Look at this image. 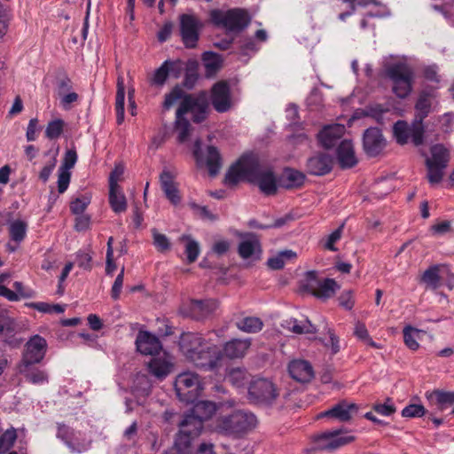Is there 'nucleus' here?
<instances>
[{
  "label": "nucleus",
  "instance_id": "69168bd1",
  "mask_svg": "<svg viewBox=\"0 0 454 454\" xmlns=\"http://www.w3.org/2000/svg\"><path fill=\"white\" fill-rule=\"evenodd\" d=\"M373 410L382 416H390L396 411L395 405L389 399H387L384 403L374 404Z\"/></svg>",
  "mask_w": 454,
  "mask_h": 454
},
{
  "label": "nucleus",
  "instance_id": "de8ad7c7",
  "mask_svg": "<svg viewBox=\"0 0 454 454\" xmlns=\"http://www.w3.org/2000/svg\"><path fill=\"white\" fill-rule=\"evenodd\" d=\"M333 159L330 155L318 154L314 160V175L323 176L332 169Z\"/></svg>",
  "mask_w": 454,
  "mask_h": 454
},
{
  "label": "nucleus",
  "instance_id": "5fc2aeb1",
  "mask_svg": "<svg viewBox=\"0 0 454 454\" xmlns=\"http://www.w3.org/2000/svg\"><path fill=\"white\" fill-rule=\"evenodd\" d=\"M153 244L159 252L164 253L170 249L171 243L168 238L162 233H160L156 229L152 230Z\"/></svg>",
  "mask_w": 454,
  "mask_h": 454
},
{
  "label": "nucleus",
  "instance_id": "a19ab883",
  "mask_svg": "<svg viewBox=\"0 0 454 454\" xmlns=\"http://www.w3.org/2000/svg\"><path fill=\"white\" fill-rule=\"evenodd\" d=\"M206 165L211 176H215L221 168V156L214 146H208L207 149Z\"/></svg>",
  "mask_w": 454,
  "mask_h": 454
},
{
  "label": "nucleus",
  "instance_id": "20e7f679",
  "mask_svg": "<svg viewBox=\"0 0 454 454\" xmlns=\"http://www.w3.org/2000/svg\"><path fill=\"white\" fill-rule=\"evenodd\" d=\"M385 72L392 82V90L400 98L409 96L412 90L414 71L405 62L386 64Z\"/></svg>",
  "mask_w": 454,
  "mask_h": 454
},
{
  "label": "nucleus",
  "instance_id": "49530a36",
  "mask_svg": "<svg viewBox=\"0 0 454 454\" xmlns=\"http://www.w3.org/2000/svg\"><path fill=\"white\" fill-rule=\"evenodd\" d=\"M226 379L229 382H231L233 386L237 387H240L245 386L249 379V375L247 372L239 367L231 368L226 376Z\"/></svg>",
  "mask_w": 454,
  "mask_h": 454
},
{
  "label": "nucleus",
  "instance_id": "b1692460",
  "mask_svg": "<svg viewBox=\"0 0 454 454\" xmlns=\"http://www.w3.org/2000/svg\"><path fill=\"white\" fill-rule=\"evenodd\" d=\"M325 325L324 328L326 331L324 336L317 338V340L323 346L325 354L329 359H332L335 355L340 351V340L339 336L328 327L327 324L322 322Z\"/></svg>",
  "mask_w": 454,
  "mask_h": 454
},
{
  "label": "nucleus",
  "instance_id": "58836bf2",
  "mask_svg": "<svg viewBox=\"0 0 454 454\" xmlns=\"http://www.w3.org/2000/svg\"><path fill=\"white\" fill-rule=\"evenodd\" d=\"M202 61L207 75L215 74L222 67L223 59L219 54L207 51L202 56Z\"/></svg>",
  "mask_w": 454,
  "mask_h": 454
},
{
  "label": "nucleus",
  "instance_id": "c85d7f7f",
  "mask_svg": "<svg viewBox=\"0 0 454 454\" xmlns=\"http://www.w3.org/2000/svg\"><path fill=\"white\" fill-rule=\"evenodd\" d=\"M124 100H125V85L124 79L121 75L117 78V91L115 100V110L117 123L121 124L124 121Z\"/></svg>",
  "mask_w": 454,
  "mask_h": 454
},
{
  "label": "nucleus",
  "instance_id": "7ed1b4c3",
  "mask_svg": "<svg viewBox=\"0 0 454 454\" xmlns=\"http://www.w3.org/2000/svg\"><path fill=\"white\" fill-rule=\"evenodd\" d=\"M257 419L251 412L236 411L230 415L218 417L215 431L224 435L239 437L256 427Z\"/></svg>",
  "mask_w": 454,
  "mask_h": 454
},
{
  "label": "nucleus",
  "instance_id": "3c124183",
  "mask_svg": "<svg viewBox=\"0 0 454 454\" xmlns=\"http://www.w3.org/2000/svg\"><path fill=\"white\" fill-rule=\"evenodd\" d=\"M343 224L339 228L334 230L332 233L327 235L319 240L318 244L324 249L330 251H337V247L334 246L337 241H339L342 236Z\"/></svg>",
  "mask_w": 454,
  "mask_h": 454
},
{
  "label": "nucleus",
  "instance_id": "f3484780",
  "mask_svg": "<svg viewBox=\"0 0 454 454\" xmlns=\"http://www.w3.org/2000/svg\"><path fill=\"white\" fill-rule=\"evenodd\" d=\"M153 356L147 364L149 372L159 380L166 378L173 370L171 356L167 352H163L160 355Z\"/></svg>",
  "mask_w": 454,
  "mask_h": 454
},
{
  "label": "nucleus",
  "instance_id": "a211bd4d",
  "mask_svg": "<svg viewBox=\"0 0 454 454\" xmlns=\"http://www.w3.org/2000/svg\"><path fill=\"white\" fill-rule=\"evenodd\" d=\"M191 104H192L191 99H183L176 110L175 129L177 132V139L180 143H184L190 137L191 124L184 118V115L189 113V108L192 107Z\"/></svg>",
  "mask_w": 454,
  "mask_h": 454
},
{
  "label": "nucleus",
  "instance_id": "f8f14e48",
  "mask_svg": "<svg viewBox=\"0 0 454 454\" xmlns=\"http://www.w3.org/2000/svg\"><path fill=\"white\" fill-rule=\"evenodd\" d=\"M46 350L47 342L45 339L39 335H34L25 345V351L20 364H23L24 367L40 363L43 359Z\"/></svg>",
  "mask_w": 454,
  "mask_h": 454
},
{
  "label": "nucleus",
  "instance_id": "864d4df0",
  "mask_svg": "<svg viewBox=\"0 0 454 454\" xmlns=\"http://www.w3.org/2000/svg\"><path fill=\"white\" fill-rule=\"evenodd\" d=\"M17 440V432L15 428L11 427L7 429L0 436V454H4L13 446Z\"/></svg>",
  "mask_w": 454,
  "mask_h": 454
},
{
  "label": "nucleus",
  "instance_id": "f03ea898",
  "mask_svg": "<svg viewBox=\"0 0 454 454\" xmlns=\"http://www.w3.org/2000/svg\"><path fill=\"white\" fill-rule=\"evenodd\" d=\"M179 347L185 358L198 368L211 371L221 365V349L214 344H208L199 333H183L180 336Z\"/></svg>",
  "mask_w": 454,
  "mask_h": 454
},
{
  "label": "nucleus",
  "instance_id": "473e14b6",
  "mask_svg": "<svg viewBox=\"0 0 454 454\" xmlns=\"http://www.w3.org/2000/svg\"><path fill=\"white\" fill-rule=\"evenodd\" d=\"M303 181L304 176L301 172L294 169H286L279 180V185L291 189L301 185Z\"/></svg>",
  "mask_w": 454,
  "mask_h": 454
},
{
  "label": "nucleus",
  "instance_id": "680f3d73",
  "mask_svg": "<svg viewBox=\"0 0 454 454\" xmlns=\"http://www.w3.org/2000/svg\"><path fill=\"white\" fill-rule=\"evenodd\" d=\"M426 414V409L421 404H410L402 411L404 418H420Z\"/></svg>",
  "mask_w": 454,
  "mask_h": 454
},
{
  "label": "nucleus",
  "instance_id": "f704fd0d",
  "mask_svg": "<svg viewBox=\"0 0 454 454\" xmlns=\"http://www.w3.org/2000/svg\"><path fill=\"white\" fill-rule=\"evenodd\" d=\"M186 429L187 434H192L193 437H198L203 428V422L196 418L192 413L185 415L180 423V429Z\"/></svg>",
  "mask_w": 454,
  "mask_h": 454
},
{
  "label": "nucleus",
  "instance_id": "79ce46f5",
  "mask_svg": "<svg viewBox=\"0 0 454 454\" xmlns=\"http://www.w3.org/2000/svg\"><path fill=\"white\" fill-rule=\"evenodd\" d=\"M427 168V178L430 184H439L444 176V170L447 165L443 163H434L433 161H426Z\"/></svg>",
  "mask_w": 454,
  "mask_h": 454
},
{
  "label": "nucleus",
  "instance_id": "a878e982",
  "mask_svg": "<svg viewBox=\"0 0 454 454\" xmlns=\"http://www.w3.org/2000/svg\"><path fill=\"white\" fill-rule=\"evenodd\" d=\"M250 346V339H232L224 344L223 352L231 359L242 358L247 353Z\"/></svg>",
  "mask_w": 454,
  "mask_h": 454
},
{
  "label": "nucleus",
  "instance_id": "4be33fe9",
  "mask_svg": "<svg viewBox=\"0 0 454 454\" xmlns=\"http://www.w3.org/2000/svg\"><path fill=\"white\" fill-rule=\"evenodd\" d=\"M345 131V126L342 124L327 125L318 133L317 138L324 147L331 148L344 135Z\"/></svg>",
  "mask_w": 454,
  "mask_h": 454
},
{
  "label": "nucleus",
  "instance_id": "09e8293b",
  "mask_svg": "<svg viewBox=\"0 0 454 454\" xmlns=\"http://www.w3.org/2000/svg\"><path fill=\"white\" fill-rule=\"evenodd\" d=\"M450 160L449 151L442 145H434L431 147V156L426 161L443 163L448 165Z\"/></svg>",
  "mask_w": 454,
  "mask_h": 454
},
{
  "label": "nucleus",
  "instance_id": "aec40b11",
  "mask_svg": "<svg viewBox=\"0 0 454 454\" xmlns=\"http://www.w3.org/2000/svg\"><path fill=\"white\" fill-rule=\"evenodd\" d=\"M160 182L161 189L166 197L173 205H178L181 201V196L175 182L174 175L168 170H163L160 175Z\"/></svg>",
  "mask_w": 454,
  "mask_h": 454
},
{
  "label": "nucleus",
  "instance_id": "4d7b16f0",
  "mask_svg": "<svg viewBox=\"0 0 454 454\" xmlns=\"http://www.w3.org/2000/svg\"><path fill=\"white\" fill-rule=\"evenodd\" d=\"M64 127V121L60 119L54 120L50 121L45 129V135L50 139H54L59 137Z\"/></svg>",
  "mask_w": 454,
  "mask_h": 454
},
{
  "label": "nucleus",
  "instance_id": "ddd939ff",
  "mask_svg": "<svg viewBox=\"0 0 454 454\" xmlns=\"http://www.w3.org/2000/svg\"><path fill=\"white\" fill-rule=\"evenodd\" d=\"M211 103L218 113H225L231 108L230 87L227 82H216L211 90Z\"/></svg>",
  "mask_w": 454,
  "mask_h": 454
},
{
  "label": "nucleus",
  "instance_id": "6e6d98bb",
  "mask_svg": "<svg viewBox=\"0 0 454 454\" xmlns=\"http://www.w3.org/2000/svg\"><path fill=\"white\" fill-rule=\"evenodd\" d=\"M452 231V222L450 220H440L435 222L431 227L430 231L434 236H442Z\"/></svg>",
  "mask_w": 454,
  "mask_h": 454
},
{
  "label": "nucleus",
  "instance_id": "72a5a7b5",
  "mask_svg": "<svg viewBox=\"0 0 454 454\" xmlns=\"http://www.w3.org/2000/svg\"><path fill=\"white\" fill-rule=\"evenodd\" d=\"M184 99H191L192 103L191 104L192 107L189 108V112H191L193 115V121L200 122L205 120L207 116V105L204 100L195 98L192 95H185Z\"/></svg>",
  "mask_w": 454,
  "mask_h": 454
},
{
  "label": "nucleus",
  "instance_id": "0e129e2a",
  "mask_svg": "<svg viewBox=\"0 0 454 454\" xmlns=\"http://www.w3.org/2000/svg\"><path fill=\"white\" fill-rule=\"evenodd\" d=\"M339 304L347 310H351L355 305L354 293L351 290L344 291L338 298Z\"/></svg>",
  "mask_w": 454,
  "mask_h": 454
},
{
  "label": "nucleus",
  "instance_id": "052dcab7",
  "mask_svg": "<svg viewBox=\"0 0 454 454\" xmlns=\"http://www.w3.org/2000/svg\"><path fill=\"white\" fill-rule=\"evenodd\" d=\"M183 90L179 87L174 88L168 94L165 96V100L163 102V107L166 110H168L172 106H174L179 99H184L183 97Z\"/></svg>",
  "mask_w": 454,
  "mask_h": 454
},
{
  "label": "nucleus",
  "instance_id": "39448f33",
  "mask_svg": "<svg viewBox=\"0 0 454 454\" xmlns=\"http://www.w3.org/2000/svg\"><path fill=\"white\" fill-rule=\"evenodd\" d=\"M212 22L225 28L230 32H239L250 23L248 12L240 8H233L227 11L215 9L210 12Z\"/></svg>",
  "mask_w": 454,
  "mask_h": 454
},
{
  "label": "nucleus",
  "instance_id": "4c0bfd02",
  "mask_svg": "<svg viewBox=\"0 0 454 454\" xmlns=\"http://www.w3.org/2000/svg\"><path fill=\"white\" fill-rule=\"evenodd\" d=\"M403 333L405 345L411 350H417L419 348V340L424 332L408 325L403 328Z\"/></svg>",
  "mask_w": 454,
  "mask_h": 454
},
{
  "label": "nucleus",
  "instance_id": "393cba45",
  "mask_svg": "<svg viewBox=\"0 0 454 454\" xmlns=\"http://www.w3.org/2000/svg\"><path fill=\"white\" fill-rule=\"evenodd\" d=\"M429 406L438 411H442L454 403V391L434 390L426 393Z\"/></svg>",
  "mask_w": 454,
  "mask_h": 454
},
{
  "label": "nucleus",
  "instance_id": "ea45409f",
  "mask_svg": "<svg viewBox=\"0 0 454 454\" xmlns=\"http://www.w3.org/2000/svg\"><path fill=\"white\" fill-rule=\"evenodd\" d=\"M236 326L242 332L254 333L262 330L263 323L259 317H247L236 322Z\"/></svg>",
  "mask_w": 454,
  "mask_h": 454
},
{
  "label": "nucleus",
  "instance_id": "6ab92c4d",
  "mask_svg": "<svg viewBox=\"0 0 454 454\" xmlns=\"http://www.w3.org/2000/svg\"><path fill=\"white\" fill-rule=\"evenodd\" d=\"M290 376L296 381L306 383L312 378V366L304 359H294L288 364Z\"/></svg>",
  "mask_w": 454,
  "mask_h": 454
},
{
  "label": "nucleus",
  "instance_id": "9d476101",
  "mask_svg": "<svg viewBox=\"0 0 454 454\" xmlns=\"http://www.w3.org/2000/svg\"><path fill=\"white\" fill-rule=\"evenodd\" d=\"M248 395L250 400L255 403H270L278 395L274 384L263 378H257L251 381Z\"/></svg>",
  "mask_w": 454,
  "mask_h": 454
},
{
  "label": "nucleus",
  "instance_id": "2eb2a0df",
  "mask_svg": "<svg viewBox=\"0 0 454 454\" xmlns=\"http://www.w3.org/2000/svg\"><path fill=\"white\" fill-rule=\"evenodd\" d=\"M358 412V406L355 403L341 401L328 411L317 414V419L332 417L341 422L350 421L354 415Z\"/></svg>",
  "mask_w": 454,
  "mask_h": 454
},
{
  "label": "nucleus",
  "instance_id": "7c9ffc66",
  "mask_svg": "<svg viewBox=\"0 0 454 454\" xmlns=\"http://www.w3.org/2000/svg\"><path fill=\"white\" fill-rule=\"evenodd\" d=\"M435 103L434 97L432 94L421 93L416 104L417 117L419 121L427 116Z\"/></svg>",
  "mask_w": 454,
  "mask_h": 454
},
{
  "label": "nucleus",
  "instance_id": "bb28decb",
  "mask_svg": "<svg viewBox=\"0 0 454 454\" xmlns=\"http://www.w3.org/2000/svg\"><path fill=\"white\" fill-rule=\"evenodd\" d=\"M340 286L333 278L317 280L314 284V297L327 301L333 297Z\"/></svg>",
  "mask_w": 454,
  "mask_h": 454
},
{
  "label": "nucleus",
  "instance_id": "c9c22d12",
  "mask_svg": "<svg viewBox=\"0 0 454 454\" xmlns=\"http://www.w3.org/2000/svg\"><path fill=\"white\" fill-rule=\"evenodd\" d=\"M187 430L180 429L175 441V450L177 454H188L191 451L192 442L196 437L186 433Z\"/></svg>",
  "mask_w": 454,
  "mask_h": 454
},
{
  "label": "nucleus",
  "instance_id": "412c9836",
  "mask_svg": "<svg viewBox=\"0 0 454 454\" xmlns=\"http://www.w3.org/2000/svg\"><path fill=\"white\" fill-rule=\"evenodd\" d=\"M337 160L342 168H349L356 165L357 157L351 140L341 141L337 148Z\"/></svg>",
  "mask_w": 454,
  "mask_h": 454
},
{
  "label": "nucleus",
  "instance_id": "603ef678",
  "mask_svg": "<svg viewBox=\"0 0 454 454\" xmlns=\"http://www.w3.org/2000/svg\"><path fill=\"white\" fill-rule=\"evenodd\" d=\"M410 133L411 129L405 121H398L395 123L393 127V134L398 144H406L408 142Z\"/></svg>",
  "mask_w": 454,
  "mask_h": 454
},
{
  "label": "nucleus",
  "instance_id": "13d9d810",
  "mask_svg": "<svg viewBox=\"0 0 454 454\" xmlns=\"http://www.w3.org/2000/svg\"><path fill=\"white\" fill-rule=\"evenodd\" d=\"M90 203V197L89 195H82L71 202L70 209L75 215H82Z\"/></svg>",
  "mask_w": 454,
  "mask_h": 454
},
{
  "label": "nucleus",
  "instance_id": "a18cd8bd",
  "mask_svg": "<svg viewBox=\"0 0 454 454\" xmlns=\"http://www.w3.org/2000/svg\"><path fill=\"white\" fill-rule=\"evenodd\" d=\"M354 335L360 340L361 341L364 342L366 345L375 348H381V345L376 343L373 341V340L371 338L368 329L366 325L360 321H356L355 323L354 327Z\"/></svg>",
  "mask_w": 454,
  "mask_h": 454
},
{
  "label": "nucleus",
  "instance_id": "c03bdc74",
  "mask_svg": "<svg viewBox=\"0 0 454 454\" xmlns=\"http://www.w3.org/2000/svg\"><path fill=\"white\" fill-rule=\"evenodd\" d=\"M180 240L185 242L184 252L186 254L188 263L194 262L197 260L200 252V244L190 236L185 235L182 236L180 238Z\"/></svg>",
  "mask_w": 454,
  "mask_h": 454
},
{
  "label": "nucleus",
  "instance_id": "423d86ee",
  "mask_svg": "<svg viewBox=\"0 0 454 454\" xmlns=\"http://www.w3.org/2000/svg\"><path fill=\"white\" fill-rule=\"evenodd\" d=\"M175 389L180 401L193 403L201 394L203 387L198 374L184 372L176 377Z\"/></svg>",
  "mask_w": 454,
  "mask_h": 454
},
{
  "label": "nucleus",
  "instance_id": "774afa93",
  "mask_svg": "<svg viewBox=\"0 0 454 454\" xmlns=\"http://www.w3.org/2000/svg\"><path fill=\"white\" fill-rule=\"evenodd\" d=\"M71 174L67 169H59L58 190L59 193H63L68 187Z\"/></svg>",
  "mask_w": 454,
  "mask_h": 454
},
{
  "label": "nucleus",
  "instance_id": "e433bc0d",
  "mask_svg": "<svg viewBox=\"0 0 454 454\" xmlns=\"http://www.w3.org/2000/svg\"><path fill=\"white\" fill-rule=\"evenodd\" d=\"M296 257V254L292 250H284L270 257L267 261V265L271 270L282 269L286 262Z\"/></svg>",
  "mask_w": 454,
  "mask_h": 454
},
{
  "label": "nucleus",
  "instance_id": "4468645a",
  "mask_svg": "<svg viewBox=\"0 0 454 454\" xmlns=\"http://www.w3.org/2000/svg\"><path fill=\"white\" fill-rule=\"evenodd\" d=\"M387 141L379 129L370 128L364 131L363 146L368 155H379L385 149Z\"/></svg>",
  "mask_w": 454,
  "mask_h": 454
},
{
  "label": "nucleus",
  "instance_id": "0eeeda50",
  "mask_svg": "<svg viewBox=\"0 0 454 454\" xmlns=\"http://www.w3.org/2000/svg\"><path fill=\"white\" fill-rule=\"evenodd\" d=\"M356 440V436L346 429L325 431L314 437V445L317 450L334 451L341 447L350 444Z\"/></svg>",
  "mask_w": 454,
  "mask_h": 454
},
{
  "label": "nucleus",
  "instance_id": "f257e3e1",
  "mask_svg": "<svg viewBox=\"0 0 454 454\" xmlns=\"http://www.w3.org/2000/svg\"><path fill=\"white\" fill-rule=\"evenodd\" d=\"M243 180L256 184L267 195L277 191L276 178L271 168L262 163L254 154L241 156L225 176V183L228 185H235Z\"/></svg>",
  "mask_w": 454,
  "mask_h": 454
},
{
  "label": "nucleus",
  "instance_id": "338daca9",
  "mask_svg": "<svg viewBox=\"0 0 454 454\" xmlns=\"http://www.w3.org/2000/svg\"><path fill=\"white\" fill-rule=\"evenodd\" d=\"M124 173V168L122 165H116L114 170L111 172L109 176V189L121 188L118 184V181L121 179Z\"/></svg>",
  "mask_w": 454,
  "mask_h": 454
},
{
  "label": "nucleus",
  "instance_id": "dca6fc26",
  "mask_svg": "<svg viewBox=\"0 0 454 454\" xmlns=\"http://www.w3.org/2000/svg\"><path fill=\"white\" fill-rule=\"evenodd\" d=\"M137 350L143 355L156 356L161 351L162 346L154 334L147 331H139L136 339Z\"/></svg>",
  "mask_w": 454,
  "mask_h": 454
},
{
  "label": "nucleus",
  "instance_id": "8fccbe9b",
  "mask_svg": "<svg viewBox=\"0 0 454 454\" xmlns=\"http://www.w3.org/2000/svg\"><path fill=\"white\" fill-rule=\"evenodd\" d=\"M27 228V223L22 220L12 222L9 227L11 239L15 242H21L26 237Z\"/></svg>",
  "mask_w": 454,
  "mask_h": 454
},
{
  "label": "nucleus",
  "instance_id": "9b49d317",
  "mask_svg": "<svg viewBox=\"0 0 454 454\" xmlns=\"http://www.w3.org/2000/svg\"><path fill=\"white\" fill-rule=\"evenodd\" d=\"M202 27L200 20L192 14L180 16L182 40L187 48H194L199 40V32Z\"/></svg>",
  "mask_w": 454,
  "mask_h": 454
},
{
  "label": "nucleus",
  "instance_id": "e2e57ef3",
  "mask_svg": "<svg viewBox=\"0 0 454 454\" xmlns=\"http://www.w3.org/2000/svg\"><path fill=\"white\" fill-rule=\"evenodd\" d=\"M297 292L301 296L312 295V271H308L306 277L299 284Z\"/></svg>",
  "mask_w": 454,
  "mask_h": 454
},
{
  "label": "nucleus",
  "instance_id": "c756f323",
  "mask_svg": "<svg viewBox=\"0 0 454 454\" xmlns=\"http://www.w3.org/2000/svg\"><path fill=\"white\" fill-rule=\"evenodd\" d=\"M109 204L115 214H121L127 210V200L121 188L109 189Z\"/></svg>",
  "mask_w": 454,
  "mask_h": 454
},
{
  "label": "nucleus",
  "instance_id": "1a4fd4ad",
  "mask_svg": "<svg viewBox=\"0 0 454 454\" xmlns=\"http://www.w3.org/2000/svg\"><path fill=\"white\" fill-rule=\"evenodd\" d=\"M182 71L183 63L179 59H167L148 75L147 80L151 86L162 88L169 76L178 78Z\"/></svg>",
  "mask_w": 454,
  "mask_h": 454
},
{
  "label": "nucleus",
  "instance_id": "6e6552de",
  "mask_svg": "<svg viewBox=\"0 0 454 454\" xmlns=\"http://www.w3.org/2000/svg\"><path fill=\"white\" fill-rule=\"evenodd\" d=\"M442 280L450 290L454 287V273L447 264H434L428 267L420 276V283L426 288L435 290L441 286Z\"/></svg>",
  "mask_w": 454,
  "mask_h": 454
},
{
  "label": "nucleus",
  "instance_id": "cd10ccee",
  "mask_svg": "<svg viewBox=\"0 0 454 454\" xmlns=\"http://www.w3.org/2000/svg\"><path fill=\"white\" fill-rule=\"evenodd\" d=\"M239 254L243 259L259 257L262 250L259 239L254 235H249L239 245Z\"/></svg>",
  "mask_w": 454,
  "mask_h": 454
},
{
  "label": "nucleus",
  "instance_id": "2f4dec72",
  "mask_svg": "<svg viewBox=\"0 0 454 454\" xmlns=\"http://www.w3.org/2000/svg\"><path fill=\"white\" fill-rule=\"evenodd\" d=\"M215 411L216 407L214 403L199 401L193 405L191 413L203 422V420L210 419Z\"/></svg>",
  "mask_w": 454,
  "mask_h": 454
},
{
  "label": "nucleus",
  "instance_id": "bf43d9fd",
  "mask_svg": "<svg viewBox=\"0 0 454 454\" xmlns=\"http://www.w3.org/2000/svg\"><path fill=\"white\" fill-rule=\"evenodd\" d=\"M282 326L295 334H303L309 332V325H301L296 319L286 320Z\"/></svg>",
  "mask_w": 454,
  "mask_h": 454
},
{
  "label": "nucleus",
  "instance_id": "5701e85b",
  "mask_svg": "<svg viewBox=\"0 0 454 454\" xmlns=\"http://www.w3.org/2000/svg\"><path fill=\"white\" fill-rule=\"evenodd\" d=\"M218 307L215 300L191 301L186 315L195 319H202L212 314Z\"/></svg>",
  "mask_w": 454,
  "mask_h": 454
},
{
  "label": "nucleus",
  "instance_id": "37998d69",
  "mask_svg": "<svg viewBox=\"0 0 454 454\" xmlns=\"http://www.w3.org/2000/svg\"><path fill=\"white\" fill-rule=\"evenodd\" d=\"M19 370L25 376L26 380L32 384H43L48 380L47 373L43 371L37 369L29 370V366H24L23 369V364H20Z\"/></svg>",
  "mask_w": 454,
  "mask_h": 454
}]
</instances>
